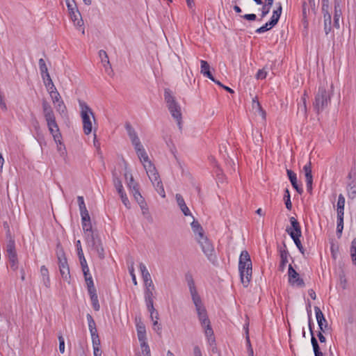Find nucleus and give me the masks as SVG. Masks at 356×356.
<instances>
[{
	"label": "nucleus",
	"mask_w": 356,
	"mask_h": 356,
	"mask_svg": "<svg viewBox=\"0 0 356 356\" xmlns=\"http://www.w3.org/2000/svg\"><path fill=\"white\" fill-rule=\"evenodd\" d=\"M140 348L143 356H151L150 348L147 342H143L142 343H140Z\"/></svg>",
	"instance_id": "53"
},
{
	"label": "nucleus",
	"mask_w": 356,
	"mask_h": 356,
	"mask_svg": "<svg viewBox=\"0 0 356 356\" xmlns=\"http://www.w3.org/2000/svg\"><path fill=\"white\" fill-rule=\"evenodd\" d=\"M113 184L118 194L124 192L121 180L117 177L115 174H113Z\"/></svg>",
	"instance_id": "40"
},
{
	"label": "nucleus",
	"mask_w": 356,
	"mask_h": 356,
	"mask_svg": "<svg viewBox=\"0 0 356 356\" xmlns=\"http://www.w3.org/2000/svg\"><path fill=\"white\" fill-rule=\"evenodd\" d=\"M303 171L305 172V179L313 178L311 161H309L307 164L304 165Z\"/></svg>",
	"instance_id": "43"
},
{
	"label": "nucleus",
	"mask_w": 356,
	"mask_h": 356,
	"mask_svg": "<svg viewBox=\"0 0 356 356\" xmlns=\"http://www.w3.org/2000/svg\"><path fill=\"white\" fill-rule=\"evenodd\" d=\"M79 106L81 107V115L83 121V128L85 134L88 135L92 132V122L90 120V115L92 116L95 120L94 114L91 108L83 102H79Z\"/></svg>",
	"instance_id": "5"
},
{
	"label": "nucleus",
	"mask_w": 356,
	"mask_h": 356,
	"mask_svg": "<svg viewBox=\"0 0 356 356\" xmlns=\"http://www.w3.org/2000/svg\"><path fill=\"white\" fill-rule=\"evenodd\" d=\"M284 248L280 250V262L279 265V270L283 272L288 263V257L289 255V251L286 250V245H284Z\"/></svg>",
	"instance_id": "16"
},
{
	"label": "nucleus",
	"mask_w": 356,
	"mask_h": 356,
	"mask_svg": "<svg viewBox=\"0 0 356 356\" xmlns=\"http://www.w3.org/2000/svg\"><path fill=\"white\" fill-rule=\"evenodd\" d=\"M291 227H288L286 229V232L290 236H302L301 227L296 218L291 217L289 218Z\"/></svg>",
	"instance_id": "11"
},
{
	"label": "nucleus",
	"mask_w": 356,
	"mask_h": 356,
	"mask_svg": "<svg viewBox=\"0 0 356 356\" xmlns=\"http://www.w3.org/2000/svg\"><path fill=\"white\" fill-rule=\"evenodd\" d=\"M197 241L208 260L213 264H216L218 259L212 243L205 236L200 238H197Z\"/></svg>",
	"instance_id": "6"
},
{
	"label": "nucleus",
	"mask_w": 356,
	"mask_h": 356,
	"mask_svg": "<svg viewBox=\"0 0 356 356\" xmlns=\"http://www.w3.org/2000/svg\"><path fill=\"white\" fill-rule=\"evenodd\" d=\"M311 343L313 347L314 353L315 356L322 355L323 353L320 350V347L317 339L314 337V334H311Z\"/></svg>",
	"instance_id": "35"
},
{
	"label": "nucleus",
	"mask_w": 356,
	"mask_h": 356,
	"mask_svg": "<svg viewBox=\"0 0 356 356\" xmlns=\"http://www.w3.org/2000/svg\"><path fill=\"white\" fill-rule=\"evenodd\" d=\"M271 6H272V4H270V3H265L264 5H263V6L261 8V19L263 17H264L265 16H266L269 13Z\"/></svg>",
	"instance_id": "58"
},
{
	"label": "nucleus",
	"mask_w": 356,
	"mask_h": 356,
	"mask_svg": "<svg viewBox=\"0 0 356 356\" xmlns=\"http://www.w3.org/2000/svg\"><path fill=\"white\" fill-rule=\"evenodd\" d=\"M6 252L8 257L17 255L15 250V241L10 238L6 244Z\"/></svg>",
	"instance_id": "33"
},
{
	"label": "nucleus",
	"mask_w": 356,
	"mask_h": 356,
	"mask_svg": "<svg viewBox=\"0 0 356 356\" xmlns=\"http://www.w3.org/2000/svg\"><path fill=\"white\" fill-rule=\"evenodd\" d=\"M275 25L270 24V21L266 22L264 26L258 28L255 32L257 33H263L270 29H271Z\"/></svg>",
	"instance_id": "48"
},
{
	"label": "nucleus",
	"mask_w": 356,
	"mask_h": 356,
	"mask_svg": "<svg viewBox=\"0 0 356 356\" xmlns=\"http://www.w3.org/2000/svg\"><path fill=\"white\" fill-rule=\"evenodd\" d=\"M138 157L139 158L140 162L143 163L144 168L146 172L148 171V165H154L152 161L149 160V156L145 149H143L136 152Z\"/></svg>",
	"instance_id": "14"
},
{
	"label": "nucleus",
	"mask_w": 356,
	"mask_h": 356,
	"mask_svg": "<svg viewBox=\"0 0 356 356\" xmlns=\"http://www.w3.org/2000/svg\"><path fill=\"white\" fill-rule=\"evenodd\" d=\"M276 5L277 6V8L273 11V15L270 20V24L275 26L277 24L282 11V3L279 2L277 3Z\"/></svg>",
	"instance_id": "22"
},
{
	"label": "nucleus",
	"mask_w": 356,
	"mask_h": 356,
	"mask_svg": "<svg viewBox=\"0 0 356 356\" xmlns=\"http://www.w3.org/2000/svg\"><path fill=\"white\" fill-rule=\"evenodd\" d=\"M39 69L40 71L42 79L44 81L47 80V79H50L51 76L48 72L47 66L45 63V61L43 58H40L38 60Z\"/></svg>",
	"instance_id": "19"
},
{
	"label": "nucleus",
	"mask_w": 356,
	"mask_h": 356,
	"mask_svg": "<svg viewBox=\"0 0 356 356\" xmlns=\"http://www.w3.org/2000/svg\"><path fill=\"white\" fill-rule=\"evenodd\" d=\"M61 139H62V138L60 139V142L57 141V142H56V143L57 144V149H58V151L61 154H64L66 152V149H65V147L62 143Z\"/></svg>",
	"instance_id": "64"
},
{
	"label": "nucleus",
	"mask_w": 356,
	"mask_h": 356,
	"mask_svg": "<svg viewBox=\"0 0 356 356\" xmlns=\"http://www.w3.org/2000/svg\"><path fill=\"white\" fill-rule=\"evenodd\" d=\"M286 173L291 183L293 188L299 193L302 194L303 193V189L301 186H300L297 183V176L296 174L292 171L291 170H286Z\"/></svg>",
	"instance_id": "15"
},
{
	"label": "nucleus",
	"mask_w": 356,
	"mask_h": 356,
	"mask_svg": "<svg viewBox=\"0 0 356 356\" xmlns=\"http://www.w3.org/2000/svg\"><path fill=\"white\" fill-rule=\"evenodd\" d=\"M86 318H87V321H88V328H95L96 327V323H95V321H94L92 316L90 314H88L87 316H86Z\"/></svg>",
	"instance_id": "62"
},
{
	"label": "nucleus",
	"mask_w": 356,
	"mask_h": 356,
	"mask_svg": "<svg viewBox=\"0 0 356 356\" xmlns=\"http://www.w3.org/2000/svg\"><path fill=\"white\" fill-rule=\"evenodd\" d=\"M139 268L144 282L145 287L147 288L154 286L152 280L151 278L150 273L147 269L145 265L143 263H140Z\"/></svg>",
	"instance_id": "12"
},
{
	"label": "nucleus",
	"mask_w": 356,
	"mask_h": 356,
	"mask_svg": "<svg viewBox=\"0 0 356 356\" xmlns=\"http://www.w3.org/2000/svg\"><path fill=\"white\" fill-rule=\"evenodd\" d=\"M99 56L101 58L102 63H106L108 65H110V62L108 60V55L104 50H100L99 51Z\"/></svg>",
	"instance_id": "59"
},
{
	"label": "nucleus",
	"mask_w": 356,
	"mask_h": 356,
	"mask_svg": "<svg viewBox=\"0 0 356 356\" xmlns=\"http://www.w3.org/2000/svg\"><path fill=\"white\" fill-rule=\"evenodd\" d=\"M350 254L353 264L356 265V238H354L352 241Z\"/></svg>",
	"instance_id": "47"
},
{
	"label": "nucleus",
	"mask_w": 356,
	"mask_h": 356,
	"mask_svg": "<svg viewBox=\"0 0 356 356\" xmlns=\"http://www.w3.org/2000/svg\"><path fill=\"white\" fill-rule=\"evenodd\" d=\"M198 316V318L201 323L202 326L210 323V321L208 318L207 313L205 307L196 310Z\"/></svg>",
	"instance_id": "26"
},
{
	"label": "nucleus",
	"mask_w": 356,
	"mask_h": 356,
	"mask_svg": "<svg viewBox=\"0 0 356 356\" xmlns=\"http://www.w3.org/2000/svg\"><path fill=\"white\" fill-rule=\"evenodd\" d=\"M42 111L43 115L47 122L48 129L50 134L52 135L55 142L59 141L61 138V134L58 125L56 121V117L54 111L46 100L42 101Z\"/></svg>",
	"instance_id": "1"
},
{
	"label": "nucleus",
	"mask_w": 356,
	"mask_h": 356,
	"mask_svg": "<svg viewBox=\"0 0 356 356\" xmlns=\"http://www.w3.org/2000/svg\"><path fill=\"white\" fill-rule=\"evenodd\" d=\"M125 129L130 140L138 136L137 133L129 122L125 123Z\"/></svg>",
	"instance_id": "41"
},
{
	"label": "nucleus",
	"mask_w": 356,
	"mask_h": 356,
	"mask_svg": "<svg viewBox=\"0 0 356 356\" xmlns=\"http://www.w3.org/2000/svg\"><path fill=\"white\" fill-rule=\"evenodd\" d=\"M49 94H50V96L51 97V99H52L54 104H56L57 102L62 100L61 97L57 90H54V92H50Z\"/></svg>",
	"instance_id": "56"
},
{
	"label": "nucleus",
	"mask_w": 356,
	"mask_h": 356,
	"mask_svg": "<svg viewBox=\"0 0 356 356\" xmlns=\"http://www.w3.org/2000/svg\"><path fill=\"white\" fill-rule=\"evenodd\" d=\"M322 11L323 13V21H332L331 15L329 13L328 0H323Z\"/></svg>",
	"instance_id": "29"
},
{
	"label": "nucleus",
	"mask_w": 356,
	"mask_h": 356,
	"mask_svg": "<svg viewBox=\"0 0 356 356\" xmlns=\"http://www.w3.org/2000/svg\"><path fill=\"white\" fill-rule=\"evenodd\" d=\"M84 277L87 284L88 291H90L91 289H95L91 275L88 273V275L84 276Z\"/></svg>",
	"instance_id": "50"
},
{
	"label": "nucleus",
	"mask_w": 356,
	"mask_h": 356,
	"mask_svg": "<svg viewBox=\"0 0 356 356\" xmlns=\"http://www.w3.org/2000/svg\"><path fill=\"white\" fill-rule=\"evenodd\" d=\"M82 227H83L85 236L87 234H89V233H92V232H95L92 229V224H91L90 221L82 223Z\"/></svg>",
	"instance_id": "49"
},
{
	"label": "nucleus",
	"mask_w": 356,
	"mask_h": 356,
	"mask_svg": "<svg viewBox=\"0 0 356 356\" xmlns=\"http://www.w3.org/2000/svg\"><path fill=\"white\" fill-rule=\"evenodd\" d=\"M92 346H93V351L101 350L100 349V339L99 336L93 337H92Z\"/></svg>",
	"instance_id": "54"
},
{
	"label": "nucleus",
	"mask_w": 356,
	"mask_h": 356,
	"mask_svg": "<svg viewBox=\"0 0 356 356\" xmlns=\"http://www.w3.org/2000/svg\"><path fill=\"white\" fill-rule=\"evenodd\" d=\"M267 76V72L265 70V68H263L261 70H259L257 74H256V78L257 79H264Z\"/></svg>",
	"instance_id": "63"
},
{
	"label": "nucleus",
	"mask_w": 356,
	"mask_h": 356,
	"mask_svg": "<svg viewBox=\"0 0 356 356\" xmlns=\"http://www.w3.org/2000/svg\"><path fill=\"white\" fill-rule=\"evenodd\" d=\"M176 200L180 209L185 216H191V213L186 206L183 197L180 194H176Z\"/></svg>",
	"instance_id": "20"
},
{
	"label": "nucleus",
	"mask_w": 356,
	"mask_h": 356,
	"mask_svg": "<svg viewBox=\"0 0 356 356\" xmlns=\"http://www.w3.org/2000/svg\"><path fill=\"white\" fill-rule=\"evenodd\" d=\"M164 99L170 114L176 120L179 129H181V107L169 88H165L164 90Z\"/></svg>",
	"instance_id": "4"
},
{
	"label": "nucleus",
	"mask_w": 356,
	"mask_h": 356,
	"mask_svg": "<svg viewBox=\"0 0 356 356\" xmlns=\"http://www.w3.org/2000/svg\"><path fill=\"white\" fill-rule=\"evenodd\" d=\"M155 290L154 286L145 288L144 298L145 302L154 301V291Z\"/></svg>",
	"instance_id": "34"
},
{
	"label": "nucleus",
	"mask_w": 356,
	"mask_h": 356,
	"mask_svg": "<svg viewBox=\"0 0 356 356\" xmlns=\"http://www.w3.org/2000/svg\"><path fill=\"white\" fill-rule=\"evenodd\" d=\"M204 327V333L205 335L208 337V339L211 342H215V339L213 337V331L211 327L210 323L205 325L203 326Z\"/></svg>",
	"instance_id": "39"
},
{
	"label": "nucleus",
	"mask_w": 356,
	"mask_h": 356,
	"mask_svg": "<svg viewBox=\"0 0 356 356\" xmlns=\"http://www.w3.org/2000/svg\"><path fill=\"white\" fill-rule=\"evenodd\" d=\"M58 266H59V270H60V273L62 278L64 280L70 282V268H69V266L67 264V261L63 260L62 261H59Z\"/></svg>",
	"instance_id": "13"
},
{
	"label": "nucleus",
	"mask_w": 356,
	"mask_h": 356,
	"mask_svg": "<svg viewBox=\"0 0 356 356\" xmlns=\"http://www.w3.org/2000/svg\"><path fill=\"white\" fill-rule=\"evenodd\" d=\"M124 177L127 180V185L131 191L138 188V184L134 181V177L131 174L125 173Z\"/></svg>",
	"instance_id": "36"
},
{
	"label": "nucleus",
	"mask_w": 356,
	"mask_h": 356,
	"mask_svg": "<svg viewBox=\"0 0 356 356\" xmlns=\"http://www.w3.org/2000/svg\"><path fill=\"white\" fill-rule=\"evenodd\" d=\"M69 13L78 10L74 0H65Z\"/></svg>",
	"instance_id": "51"
},
{
	"label": "nucleus",
	"mask_w": 356,
	"mask_h": 356,
	"mask_svg": "<svg viewBox=\"0 0 356 356\" xmlns=\"http://www.w3.org/2000/svg\"><path fill=\"white\" fill-rule=\"evenodd\" d=\"M88 293L90 295L92 305L94 310L99 311L100 309V305L99 304V300H98L96 289H91L90 291H88Z\"/></svg>",
	"instance_id": "25"
},
{
	"label": "nucleus",
	"mask_w": 356,
	"mask_h": 356,
	"mask_svg": "<svg viewBox=\"0 0 356 356\" xmlns=\"http://www.w3.org/2000/svg\"><path fill=\"white\" fill-rule=\"evenodd\" d=\"M129 272L131 277L134 284L137 285V280H136V275L134 273V268L133 262H132L131 265L130 266H129Z\"/></svg>",
	"instance_id": "61"
},
{
	"label": "nucleus",
	"mask_w": 356,
	"mask_h": 356,
	"mask_svg": "<svg viewBox=\"0 0 356 356\" xmlns=\"http://www.w3.org/2000/svg\"><path fill=\"white\" fill-rule=\"evenodd\" d=\"M148 171L146 172L147 176L149 177L150 181L152 184L155 187V189L158 192V193L162 197H165V193L164 191V188L162 184V181L160 179V176L155 168L154 165H148Z\"/></svg>",
	"instance_id": "8"
},
{
	"label": "nucleus",
	"mask_w": 356,
	"mask_h": 356,
	"mask_svg": "<svg viewBox=\"0 0 356 356\" xmlns=\"http://www.w3.org/2000/svg\"><path fill=\"white\" fill-rule=\"evenodd\" d=\"M348 195L350 198L353 199L356 196V180H351L347 186Z\"/></svg>",
	"instance_id": "30"
},
{
	"label": "nucleus",
	"mask_w": 356,
	"mask_h": 356,
	"mask_svg": "<svg viewBox=\"0 0 356 356\" xmlns=\"http://www.w3.org/2000/svg\"><path fill=\"white\" fill-rule=\"evenodd\" d=\"M314 311L318 327H321V326H325V328H327L328 326L327 322L321 309L318 307L316 306L314 307Z\"/></svg>",
	"instance_id": "17"
},
{
	"label": "nucleus",
	"mask_w": 356,
	"mask_h": 356,
	"mask_svg": "<svg viewBox=\"0 0 356 356\" xmlns=\"http://www.w3.org/2000/svg\"><path fill=\"white\" fill-rule=\"evenodd\" d=\"M191 229L193 233L197 235L196 239L204 236V231L200 224L195 220L191 222Z\"/></svg>",
	"instance_id": "23"
},
{
	"label": "nucleus",
	"mask_w": 356,
	"mask_h": 356,
	"mask_svg": "<svg viewBox=\"0 0 356 356\" xmlns=\"http://www.w3.org/2000/svg\"><path fill=\"white\" fill-rule=\"evenodd\" d=\"M200 64H201V73L202 74H205V72H209L210 70V66L206 60H202L200 61Z\"/></svg>",
	"instance_id": "60"
},
{
	"label": "nucleus",
	"mask_w": 356,
	"mask_h": 356,
	"mask_svg": "<svg viewBox=\"0 0 356 356\" xmlns=\"http://www.w3.org/2000/svg\"><path fill=\"white\" fill-rule=\"evenodd\" d=\"M252 109L254 110L255 113H257L261 116L263 120H266V111L262 108L261 105L257 97L252 99Z\"/></svg>",
	"instance_id": "21"
},
{
	"label": "nucleus",
	"mask_w": 356,
	"mask_h": 356,
	"mask_svg": "<svg viewBox=\"0 0 356 356\" xmlns=\"http://www.w3.org/2000/svg\"><path fill=\"white\" fill-rule=\"evenodd\" d=\"M186 281L187 282V285L189 289V291L192 298V300L195 305L196 310H200V309L204 308V306L202 304L200 296H199L196 286L195 284L194 280L193 278L192 275L186 274Z\"/></svg>",
	"instance_id": "9"
},
{
	"label": "nucleus",
	"mask_w": 356,
	"mask_h": 356,
	"mask_svg": "<svg viewBox=\"0 0 356 356\" xmlns=\"http://www.w3.org/2000/svg\"><path fill=\"white\" fill-rule=\"evenodd\" d=\"M43 82L49 93L57 90L51 78L47 79V80L44 81Z\"/></svg>",
	"instance_id": "46"
},
{
	"label": "nucleus",
	"mask_w": 356,
	"mask_h": 356,
	"mask_svg": "<svg viewBox=\"0 0 356 356\" xmlns=\"http://www.w3.org/2000/svg\"><path fill=\"white\" fill-rule=\"evenodd\" d=\"M332 86H320L315 95L313 106L317 113L322 112L330 103Z\"/></svg>",
	"instance_id": "3"
},
{
	"label": "nucleus",
	"mask_w": 356,
	"mask_h": 356,
	"mask_svg": "<svg viewBox=\"0 0 356 356\" xmlns=\"http://www.w3.org/2000/svg\"><path fill=\"white\" fill-rule=\"evenodd\" d=\"M40 274L42 277V282L44 285L47 288L50 287V279L49 275L48 269L45 267V266H42L40 268Z\"/></svg>",
	"instance_id": "28"
},
{
	"label": "nucleus",
	"mask_w": 356,
	"mask_h": 356,
	"mask_svg": "<svg viewBox=\"0 0 356 356\" xmlns=\"http://www.w3.org/2000/svg\"><path fill=\"white\" fill-rule=\"evenodd\" d=\"M342 15L341 10L340 8V3L338 0L334 1V26L337 29H339L340 24L339 20Z\"/></svg>",
	"instance_id": "18"
},
{
	"label": "nucleus",
	"mask_w": 356,
	"mask_h": 356,
	"mask_svg": "<svg viewBox=\"0 0 356 356\" xmlns=\"http://www.w3.org/2000/svg\"><path fill=\"white\" fill-rule=\"evenodd\" d=\"M345 197L342 194H340L337 201V214H344Z\"/></svg>",
	"instance_id": "37"
},
{
	"label": "nucleus",
	"mask_w": 356,
	"mask_h": 356,
	"mask_svg": "<svg viewBox=\"0 0 356 356\" xmlns=\"http://www.w3.org/2000/svg\"><path fill=\"white\" fill-rule=\"evenodd\" d=\"M288 275H289V282L292 286H297L298 287H304L305 286L304 280L300 277L299 274L293 268V266L291 265L289 266Z\"/></svg>",
	"instance_id": "10"
},
{
	"label": "nucleus",
	"mask_w": 356,
	"mask_h": 356,
	"mask_svg": "<svg viewBox=\"0 0 356 356\" xmlns=\"http://www.w3.org/2000/svg\"><path fill=\"white\" fill-rule=\"evenodd\" d=\"M147 309L150 313V318L152 320L154 318L159 319V313L154 307V301L145 302Z\"/></svg>",
	"instance_id": "32"
},
{
	"label": "nucleus",
	"mask_w": 356,
	"mask_h": 356,
	"mask_svg": "<svg viewBox=\"0 0 356 356\" xmlns=\"http://www.w3.org/2000/svg\"><path fill=\"white\" fill-rule=\"evenodd\" d=\"M238 270L241 281L245 287H247L252 279V264L248 251L241 252L238 261Z\"/></svg>",
	"instance_id": "2"
},
{
	"label": "nucleus",
	"mask_w": 356,
	"mask_h": 356,
	"mask_svg": "<svg viewBox=\"0 0 356 356\" xmlns=\"http://www.w3.org/2000/svg\"><path fill=\"white\" fill-rule=\"evenodd\" d=\"M56 255H57V258H58V262L59 261H62L63 260H67V258L65 257V252L63 251V249L60 245V244L57 245Z\"/></svg>",
	"instance_id": "44"
},
{
	"label": "nucleus",
	"mask_w": 356,
	"mask_h": 356,
	"mask_svg": "<svg viewBox=\"0 0 356 356\" xmlns=\"http://www.w3.org/2000/svg\"><path fill=\"white\" fill-rule=\"evenodd\" d=\"M56 108L60 114H63L66 112V106L63 100H60L56 104Z\"/></svg>",
	"instance_id": "55"
},
{
	"label": "nucleus",
	"mask_w": 356,
	"mask_h": 356,
	"mask_svg": "<svg viewBox=\"0 0 356 356\" xmlns=\"http://www.w3.org/2000/svg\"><path fill=\"white\" fill-rule=\"evenodd\" d=\"M137 334L140 343L146 342L145 327L143 324L137 325Z\"/></svg>",
	"instance_id": "31"
},
{
	"label": "nucleus",
	"mask_w": 356,
	"mask_h": 356,
	"mask_svg": "<svg viewBox=\"0 0 356 356\" xmlns=\"http://www.w3.org/2000/svg\"><path fill=\"white\" fill-rule=\"evenodd\" d=\"M77 202L80 210V213L88 211L87 210V208L86 207L83 197L82 196H78L77 197Z\"/></svg>",
	"instance_id": "52"
},
{
	"label": "nucleus",
	"mask_w": 356,
	"mask_h": 356,
	"mask_svg": "<svg viewBox=\"0 0 356 356\" xmlns=\"http://www.w3.org/2000/svg\"><path fill=\"white\" fill-rule=\"evenodd\" d=\"M284 192H285V193L284 195V200L285 202V205H286V209L290 211V210H291V208H292V203L291 201L290 193H289V191L288 188H286Z\"/></svg>",
	"instance_id": "42"
},
{
	"label": "nucleus",
	"mask_w": 356,
	"mask_h": 356,
	"mask_svg": "<svg viewBox=\"0 0 356 356\" xmlns=\"http://www.w3.org/2000/svg\"><path fill=\"white\" fill-rule=\"evenodd\" d=\"M136 201L139 204L141 209H146V202L144 197L141 195L139 188H136L131 191Z\"/></svg>",
	"instance_id": "24"
},
{
	"label": "nucleus",
	"mask_w": 356,
	"mask_h": 356,
	"mask_svg": "<svg viewBox=\"0 0 356 356\" xmlns=\"http://www.w3.org/2000/svg\"><path fill=\"white\" fill-rule=\"evenodd\" d=\"M343 229V215L337 214V234L340 237Z\"/></svg>",
	"instance_id": "38"
},
{
	"label": "nucleus",
	"mask_w": 356,
	"mask_h": 356,
	"mask_svg": "<svg viewBox=\"0 0 356 356\" xmlns=\"http://www.w3.org/2000/svg\"><path fill=\"white\" fill-rule=\"evenodd\" d=\"M69 13L72 20L74 22L75 25L78 26H81L83 25V22L81 19V13H79V10L72 11Z\"/></svg>",
	"instance_id": "27"
},
{
	"label": "nucleus",
	"mask_w": 356,
	"mask_h": 356,
	"mask_svg": "<svg viewBox=\"0 0 356 356\" xmlns=\"http://www.w3.org/2000/svg\"><path fill=\"white\" fill-rule=\"evenodd\" d=\"M120 196V198H121V200L123 203V204L127 208V209H130L131 208V204L129 202V200L127 196V194L125 193V192H123L120 194H119Z\"/></svg>",
	"instance_id": "57"
},
{
	"label": "nucleus",
	"mask_w": 356,
	"mask_h": 356,
	"mask_svg": "<svg viewBox=\"0 0 356 356\" xmlns=\"http://www.w3.org/2000/svg\"><path fill=\"white\" fill-rule=\"evenodd\" d=\"M86 240L88 245L97 253L99 257L104 259L105 257L104 250L99 234L96 232L89 233L86 235Z\"/></svg>",
	"instance_id": "7"
},
{
	"label": "nucleus",
	"mask_w": 356,
	"mask_h": 356,
	"mask_svg": "<svg viewBox=\"0 0 356 356\" xmlns=\"http://www.w3.org/2000/svg\"><path fill=\"white\" fill-rule=\"evenodd\" d=\"M8 257L10 268L13 270H16L18 268V259H17V255H15V256L12 255V256Z\"/></svg>",
	"instance_id": "45"
}]
</instances>
